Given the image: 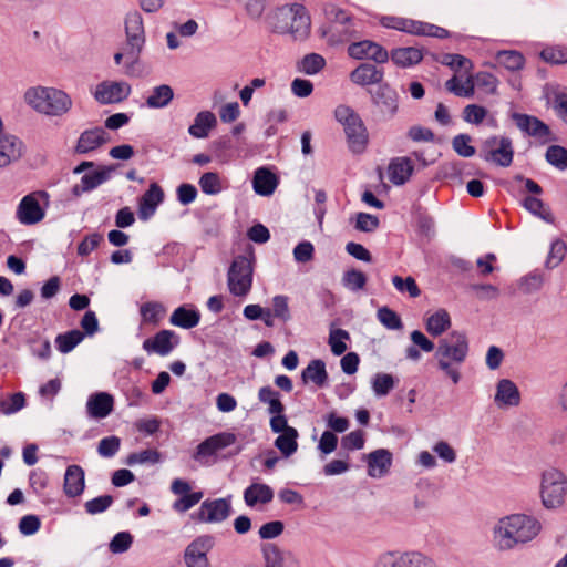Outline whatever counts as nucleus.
I'll return each instance as SVG.
<instances>
[{"mask_svg": "<svg viewBox=\"0 0 567 567\" xmlns=\"http://www.w3.org/2000/svg\"><path fill=\"white\" fill-rule=\"evenodd\" d=\"M546 159L557 168L565 169L567 168V150L558 145L549 146Z\"/></svg>", "mask_w": 567, "mask_h": 567, "instance_id": "60", "label": "nucleus"}, {"mask_svg": "<svg viewBox=\"0 0 567 567\" xmlns=\"http://www.w3.org/2000/svg\"><path fill=\"white\" fill-rule=\"evenodd\" d=\"M279 396V392L275 391L269 385L262 386L258 391V399L261 403L268 405L269 414L285 412V405L281 403Z\"/></svg>", "mask_w": 567, "mask_h": 567, "instance_id": "43", "label": "nucleus"}, {"mask_svg": "<svg viewBox=\"0 0 567 567\" xmlns=\"http://www.w3.org/2000/svg\"><path fill=\"white\" fill-rule=\"evenodd\" d=\"M378 319L388 329L398 330L402 328V321L398 313L386 307L378 310Z\"/></svg>", "mask_w": 567, "mask_h": 567, "instance_id": "63", "label": "nucleus"}, {"mask_svg": "<svg viewBox=\"0 0 567 567\" xmlns=\"http://www.w3.org/2000/svg\"><path fill=\"white\" fill-rule=\"evenodd\" d=\"M85 487L84 471L79 465H70L64 474L63 492L68 497L80 496Z\"/></svg>", "mask_w": 567, "mask_h": 567, "instance_id": "24", "label": "nucleus"}, {"mask_svg": "<svg viewBox=\"0 0 567 567\" xmlns=\"http://www.w3.org/2000/svg\"><path fill=\"white\" fill-rule=\"evenodd\" d=\"M320 33L331 47L343 44L358 37L355 24H328L320 29Z\"/></svg>", "mask_w": 567, "mask_h": 567, "instance_id": "20", "label": "nucleus"}, {"mask_svg": "<svg viewBox=\"0 0 567 567\" xmlns=\"http://www.w3.org/2000/svg\"><path fill=\"white\" fill-rule=\"evenodd\" d=\"M488 118L491 125L495 126L496 121L488 115L487 109L478 104H468L463 110V120L473 125H480L484 120Z\"/></svg>", "mask_w": 567, "mask_h": 567, "instance_id": "41", "label": "nucleus"}, {"mask_svg": "<svg viewBox=\"0 0 567 567\" xmlns=\"http://www.w3.org/2000/svg\"><path fill=\"white\" fill-rule=\"evenodd\" d=\"M326 65V60L323 56L317 53H310L303 56V59L298 63V69L300 72L313 75L321 71Z\"/></svg>", "mask_w": 567, "mask_h": 567, "instance_id": "48", "label": "nucleus"}, {"mask_svg": "<svg viewBox=\"0 0 567 567\" xmlns=\"http://www.w3.org/2000/svg\"><path fill=\"white\" fill-rule=\"evenodd\" d=\"M413 163L409 157H398L389 165V178L395 185L404 184L413 173Z\"/></svg>", "mask_w": 567, "mask_h": 567, "instance_id": "32", "label": "nucleus"}, {"mask_svg": "<svg viewBox=\"0 0 567 567\" xmlns=\"http://www.w3.org/2000/svg\"><path fill=\"white\" fill-rule=\"evenodd\" d=\"M482 157L497 166L508 167L514 158L512 140L502 135L486 138L482 145Z\"/></svg>", "mask_w": 567, "mask_h": 567, "instance_id": "8", "label": "nucleus"}, {"mask_svg": "<svg viewBox=\"0 0 567 567\" xmlns=\"http://www.w3.org/2000/svg\"><path fill=\"white\" fill-rule=\"evenodd\" d=\"M379 22L384 28L406 32L412 35L433 37L437 39H446L450 37V32L442 27L408 18L383 16L380 18Z\"/></svg>", "mask_w": 567, "mask_h": 567, "instance_id": "6", "label": "nucleus"}, {"mask_svg": "<svg viewBox=\"0 0 567 567\" xmlns=\"http://www.w3.org/2000/svg\"><path fill=\"white\" fill-rule=\"evenodd\" d=\"M278 185L277 176L266 167L256 169L252 186L254 190L261 196L271 195Z\"/></svg>", "mask_w": 567, "mask_h": 567, "instance_id": "30", "label": "nucleus"}, {"mask_svg": "<svg viewBox=\"0 0 567 567\" xmlns=\"http://www.w3.org/2000/svg\"><path fill=\"white\" fill-rule=\"evenodd\" d=\"M540 58L551 64L567 63V48L547 47L542 50Z\"/></svg>", "mask_w": 567, "mask_h": 567, "instance_id": "57", "label": "nucleus"}, {"mask_svg": "<svg viewBox=\"0 0 567 567\" xmlns=\"http://www.w3.org/2000/svg\"><path fill=\"white\" fill-rule=\"evenodd\" d=\"M113 405V396L109 393L100 392L89 398L86 410L91 417L104 419L112 412Z\"/></svg>", "mask_w": 567, "mask_h": 567, "instance_id": "26", "label": "nucleus"}, {"mask_svg": "<svg viewBox=\"0 0 567 567\" xmlns=\"http://www.w3.org/2000/svg\"><path fill=\"white\" fill-rule=\"evenodd\" d=\"M513 118L520 131L537 138L542 143L556 140L548 125L535 116L515 113L513 114Z\"/></svg>", "mask_w": 567, "mask_h": 567, "instance_id": "16", "label": "nucleus"}, {"mask_svg": "<svg viewBox=\"0 0 567 567\" xmlns=\"http://www.w3.org/2000/svg\"><path fill=\"white\" fill-rule=\"evenodd\" d=\"M326 16L329 19V24L349 25L354 24L351 16L344 10L336 6H327L324 9Z\"/></svg>", "mask_w": 567, "mask_h": 567, "instance_id": "58", "label": "nucleus"}, {"mask_svg": "<svg viewBox=\"0 0 567 567\" xmlns=\"http://www.w3.org/2000/svg\"><path fill=\"white\" fill-rule=\"evenodd\" d=\"M368 474L371 477L384 476L392 465V453L385 449H379L367 456Z\"/></svg>", "mask_w": 567, "mask_h": 567, "instance_id": "22", "label": "nucleus"}, {"mask_svg": "<svg viewBox=\"0 0 567 567\" xmlns=\"http://www.w3.org/2000/svg\"><path fill=\"white\" fill-rule=\"evenodd\" d=\"M42 193H31L24 196L17 208V218L23 225H34L44 218V209L40 205Z\"/></svg>", "mask_w": 567, "mask_h": 567, "instance_id": "15", "label": "nucleus"}, {"mask_svg": "<svg viewBox=\"0 0 567 567\" xmlns=\"http://www.w3.org/2000/svg\"><path fill=\"white\" fill-rule=\"evenodd\" d=\"M216 124L217 120L214 113L202 111L196 115L194 124L188 128V133L196 138H205Z\"/></svg>", "mask_w": 567, "mask_h": 567, "instance_id": "34", "label": "nucleus"}, {"mask_svg": "<svg viewBox=\"0 0 567 567\" xmlns=\"http://www.w3.org/2000/svg\"><path fill=\"white\" fill-rule=\"evenodd\" d=\"M468 353L467 337L463 332L453 331L439 342L435 358L439 368L451 378L454 384L461 380L460 370L455 365L462 364Z\"/></svg>", "mask_w": 567, "mask_h": 567, "instance_id": "2", "label": "nucleus"}, {"mask_svg": "<svg viewBox=\"0 0 567 567\" xmlns=\"http://www.w3.org/2000/svg\"><path fill=\"white\" fill-rule=\"evenodd\" d=\"M252 262L249 258L238 256L234 259L228 271V287L233 295L246 296L252 285Z\"/></svg>", "mask_w": 567, "mask_h": 567, "instance_id": "7", "label": "nucleus"}, {"mask_svg": "<svg viewBox=\"0 0 567 567\" xmlns=\"http://www.w3.org/2000/svg\"><path fill=\"white\" fill-rule=\"evenodd\" d=\"M450 327L451 317L445 309H439L425 319L426 331L433 337L443 334Z\"/></svg>", "mask_w": 567, "mask_h": 567, "instance_id": "35", "label": "nucleus"}, {"mask_svg": "<svg viewBox=\"0 0 567 567\" xmlns=\"http://www.w3.org/2000/svg\"><path fill=\"white\" fill-rule=\"evenodd\" d=\"M546 95L548 101L553 102V106L557 115L567 123V93L558 91L551 85L546 86Z\"/></svg>", "mask_w": 567, "mask_h": 567, "instance_id": "46", "label": "nucleus"}, {"mask_svg": "<svg viewBox=\"0 0 567 567\" xmlns=\"http://www.w3.org/2000/svg\"><path fill=\"white\" fill-rule=\"evenodd\" d=\"M498 64L509 71H518L524 68L525 59L523 54L515 50L498 51L495 55Z\"/></svg>", "mask_w": 567, "mask_h": 567, "instance_id": "42", "label": "nucleus"}, {"mask_svg": "<svg viewBox=\"0 0 567 567\" xmlns=\"http://www.w3.org/2000/svg\"><path fill=\"white\" fill-rule=\"evenodd\" d=\"M198 184L203 193L207 195H216L221 192L223 185L217 173L208 172L200 176Z\"/></svg>", "mask_w": 567, "mask_h": 567, "instance_id": "50", "label": "nucleus"}, {"mask_svg": "<svg viewBox=\"0 0 567 567\" xmlns=\"http://www.w3.org/2000/svg\"><path fill=\"white\" fill-rule=\"evenodd\" d=\"M394 386V378L388 373H378L372 380V389L377 396L386 395Z\"/></svg>", "mask_w": 567, "mask_h": 567, "instance_id": "53", "label": "nucleus"}, {"mask_svg": "<svg viewBox=\"0 0 567 567\" xmlns=\"http://www.w3.org/2000/svg\"><path fill=\"white\" fill-rule=\"evenodd\" d=\"M373 567H405L404 553H383L375 559Z\"/></svg>", "mask_w": 567, "mask_h": 567, "instance_id": "56", "label": "nucleus"}, {"mask_svg": "<svg viewBox=\"0 0 567 567\" xmlns=\"http://www.w3.org/2000/svg\"><path fill=\"white\" fill-rule=\"evenodd\" d=\"M276 32L290 34L296 40H303L310 33L311 20L305 6L292 3L279 8L272 17Z\"/></svg>", "mask_w": 567, "mask_h": 567, "instance_id": "4", "label": "nucleus"}, {"mask_svg": "<svg viewBox=\"0 0 567 567\" xmlns=\"http://www.w3.org/2000/svg\"><path fill=\"white\" fill-rule=\"evenodd\" d=\"M125 31L127 38L126 44L130 47V51L126 55L131 62H136L145 40L143 19L138 12L134 11L126 16Z\"/></svg>", "mask_w": 567, "mask_h": 567, "instance_id": "12", "label": "nucleus"}, {"mask_svg": "<svg viewBox=\"0 0 567 567\" xmlns=\"http://www.w3.org/2000/svg\"><path fill=\"white\" fill-rule=\"evenodd\" d=\"M161 458L159 453L156 450L147 449L138 453H132L126 458L127 465L144 464V463H157Z\"/></svg>", "mask_w": 567, "mask_h": 567, "instance_id": "59", "label": "nucleus"}, {"mask_svg": "<svg viewBox=\"0 0 567 567\" xmlns=\"http://www.w3.org/2000/svg\"><path fill=\"white\" fill-rule=\"evenodd\" d=\"M23 154V144L14 135L0 136V168L9 166Z\"/></svg>", "mask_w": 567, "mask_h": 567, "instance_id": "21", "label": "nucleus"}, {"mask_svg": "<svg viewBox=\"0 0 567 567\" xmlns=\"http://www.w3.org/2000/svg\"><path fill=\"white\" fill-rule=\"evenodd\" d=\"M24 101L35 112L48 116H63L72 107L71 97L54 87H30L24 93Z\"/></svg>", "mask_w": 567, "mask_h": 567, "instance_id": "3", "label": "nucleus"}, {"mask_svg": "<svg viewBox=\"0 0 567 567\" xmlns=\"http://www.w3.org/2000/svg\"><path fill=\"white\" fill-rule=\"evenodd\" d=\"M121 446V440L120 437L115 435H111L107 437H104L100 441L97 445V452L103 457H112L114 456Z\"/></svg>", "mask_w": 567, "mask_h": 567, "instance_id": "62", "label": "nucleus"}, {"mask_svg": "<svg viewBox=\"0 0 567 567\" xmlns=\"http://www.w3.org/2000/svg\"><path fill=\"white\" fill-rule=\"evenodd\" d=\"M237 441V436L231 432H220L204 440L196 449L193 457L202 465L212 463L210 458Z\"/></svg>", "mask_w": 567, "mask_h": 567, "instance_id": "10", "label": "nucleus"}, {"mask_svg": "<svg viewBox=\"0 0 567 567\" xmlns=\"http://www.w3.org/2000/svg\"><path fill=\"white\" fill-rule=\"evenodd\" d=\"M350 79L358 85L367 86L380 83L383 72L372 64L363 63L350 73Z\"/></svg>", "mask_w": 567, "mask_h": 567, "instance_id": "28", "label": "nucleus"}, {"mask_svg": "<svg viewBox=\"0 0 567 567\" xmlns=\"http://www.w3.org/2000/svg\"><path fill=\"white\" fill-rule=\"evenodd\" d=\"M472 137L467 134H458L452 140L453 150L462 157H472L475 154V147L471 145Z\"/></svg>", "mask_w": 567, "mask_h": 567, "instance_id": "54", "label": "nucleus"}, {"mask_svg": "<svg viewBox=\"0 0 567 567\" xmlns=\"http://www.w3.org/2000/svg\"><path fill=\"white\" fill-rule=\"evenodd\" d=\"M83 338L84 334L80 330H71L59 334L55 338V344L60 352L69 353L83 340Z\"/></svg>", "mask_w": 567, "mask_h": 567, "instance_id": "47", "label": "nucleus"}, {"mask_svg": "<svg viewBox=\"0 0 567 567\" xmlns=\"http://www.w3.org/2000/svg\"><path fill=\"white\" fill-rule=\"evenodd\" d=\"M231 512L229 498L204 501L190 518L199 524H218L227 519Z\"/></svg>", "mask_w": 567, "mask_h": 567, "instance_id": "9", "label": "nucleus"}, {"mask_svg": "<svg viewBox=\"0 0 567 567\" xmlns=\"http://www.w3.org/2000/svg\"><path fill=\"white\" fill-rule=\"evenodd\" d=\"M305 383L312 382L322 388L328 380L326 364L322 360H312L301 373Z\"/></svg>", "mask_w": 567, "mask_h": 567, "instance_id": "36", "label": "nucleus"}, {"mask_svg": "<svg viewBox=\"0 0 567 567\" xmlns=\"http://www.w3.org/2000/svg\"><path fill=\"white\" fill-rule=\"evenodd\" d=\"M174 96V92L169 85L163 84L156 86L146 100V104L152 109L166 106Z\"/></svg>", "mask_w": 567, "mask_h": 567, "instance_id": "44", "label": "nucleus"}, {"mask_svg": "<svg viewBox=\"0 0 567 567\" xmlns=\"http://www.w3.org/2000/svg\"><path fill=\"white\" fill-rule=\"evenodd\" d=\"M111 168H104L102 171H96L83 175L81 183L74 186L73 193L75 195H80L82 193L94 189L109 178Z\"/></svg>", "mask_w": 567, "mask_h": 567, "instance_id": "39", "label": "nucleus"}, {"mask_svg": "<svg viewBox=\"0 0 567 567\" xmlns=\"http://www.w3.org/2000/svg\"><path fill=\"white\" fill-rule=\"evenodd\" d=\"M264 567H285L287 560L297 561L291 553L280 549L276 544L262 546Z\"/></svg>", "mask_w": 567, "mask_h": 567, "instance_id": "33", "label": "nucleus"}, {"mask_svg": "<svg viewBox=\"0 0 567 567\" xmlns=\"http://www.w3.org/2000/svg\"><path fill=\"white\" fill-rule=\"evenodd\" d=\"M423 59L420 49L413 47L399 48L391 52V60L399 66L408 68L417 64Z\"/></svg>", "mask_w": 567, "mask_h": 567, "instance_id": "38", "label": "nucleus"}, {"mask_svg": "<svg viewBox=\"0 0 567 567\" xmlns=\"http://www.w3.org/2000/svg\"><path fill=\"white\" fill-rule=\"evenodd\" d=\"M566 252H567L566 244L559 239L555 240L551 244V247H550V250H549V254L547 257V261H546L547 267H549V268L557 267L565 258Z\"/></svg>", "mask_w": 567, "mask_h": 567, "instance_id": "61", "label": "nucleus"}, {"mask_svg": "<svg viewBox=\"0 0 567 567\" xmlns=\"http://www.w3.org/2000/svg\"><path fill=\"white\" fill-rule=\"evenodd\" d=\"M520 400L517 386L507 379L497 383L495 403L498 408L516 406Z\"/></svg>", "mask_w": 567, "mask_h": 567, "instance_id": "27", "label": "nucleus"}, {"mask_svg": "<svg viewBox=\"0 0 567 567\" xmlns=\"http://www.w3.org/2000/svg\"><path fill=\"white\" fill-rule=\"evenodd\" d=\"M164 200V192L157 183H152L148 189L138 200V217L142 220L150 219L157 206Z\"/></svg>", "mask_w": 567, "mask_h": 567, "instance_id": "19", "label": "nucleus"}, {"mask_svg": "<svg viewBox=\"0 0 567 567\" xmlns=\"http://www.w3.org/2000/svg\"><path fill=\"white\" fill-rule=\"evenodd\" d=\"M445 87L449 92L456 96L471 97L474 95L475 83L473 76L468 75L464 83L457 76H453L445 83Z\"/></svg>", "mask_w": 567, "mask_h": 567, "instance_id": "45", "label": "nucleus"}, {"mask_svg": "<svg viewBox=\"0 0 567 567\" xmlns=\"http://www.w3.org/2000/svg\"><path fill=\"white\" fill-rule=\"evenodd\" d=\"M131 94V85L124 81H103L99 83L93 93L101 104L120 103Z\"/></svg>", "mask_w": 567, "mask_h": 567, "instance_id": "14", "label": "nucleus"}, {"mask_svg": "<svg viewBox=\"0 0 567 567\" xmlns=\"http://www.w3.org/2000/svg\"><path fill=\"white\" fill-rule=\"evenodd\" d=\"M178 343L179 338L174 331L161 330L143 342V349L148 353L154 352L164 357L169 354Z\"/></svg>", "mask_w": 567, "mask_h": 567, "instance_id": "18", "label": "nucleus"}, {"mask_svg": "<svg viewBox=\"0 0 567 567\" xmlns=\"http://www.w3.org/2000/svg\"><path fill=\"white\" fill-rule=\"evenodd\" d=\"M344 132L347 134L350 148L357 153L362 152L368 143V132L359 115L353 120L352 124L344 130Z\"/></svg>", "mask_w": 567, "mask_h": 567, "instance_id": "29", "label": "nucleus"}, {"mask_svg": "<svg viewBox=\"0 0 567 567\" xmlns=\"http://www.w3.org/2000/svg\"><path fill=\"white\" fill-rule=\"evenodd\" d=\"M214 537L203 535L195 538L185 549L184 560L187 567H212L207 554L214 547Z\"/></svg>", "mask_w": 567, "mask_h": 567, "instance_id": "13", "label": "nucleus"}, {"mask_svg": "<svg viewBox=\"0 0 567 567\" xmlns=\"http://www.w3.org/2000/svg\"><path fill=\"white\" fill-rule=\"evenodd\" d=\"M348 54L357 60L369 59L377 63H385L389 60L388 51L380 44L363 40L348 47Z\"/></svg>", "mask_w": 567, "mask_h": 567, "instance_id": "17", "label": "nucleus"}, {"mask_svg": "<svg viewBox=\"0 0 567 567\" xmlns=\"http://www.w3.org/2000/svg\"><path fill=\"white\" fill-rule=\"evenodd\" d=\"M298 436L296 429H288L287 432L279 433V436L275 440V446L284 456L289 457L298 449Z\"/></svg>", "mask_w": 567, "mask_h": 567, "instance_id": "40", "label": "nucleus"}, {"mask_svg": "<svg viewBox=\"0 0 567 567\" xmlns=\"http://www.w3.org/2000/svg\"><path fill=\"white\" fill-rule=\"evenodd\" d=\"M373 101L384 114L392 116L398 110L396 93L386 84L378 87L373 95Z\"/></svg>", "mask_w": 567, "mask_h": 567, "instance_id": "31", "label": "nucleus"}, {"mask_svg": "<svg viewBox=\"0 0 567 567\" xmlns=\"http://www.w3.org/2000/svg\"><path fill=\"white\" fill-rule=\"evenodd\" d=\"M200 315L194 309H188L184 306L178 307L174 310L169 318V322L173 326L183 328V329H192L196 327L199 322Z\"/></svg>", "mask_w": 567, "mask_h": 567, "instance_id": "37", "label": "nucleus"}, {"mask_svg": "<svg viewBox=\"0 0 567 567\" xmlns=\"http://www.w3.org/2000/svg\"><path fill=\"white\" fill-rule=\"evenodd\" d=\"M542 530V524L535 517L512 514L501 518L493 528V539L501 550H509L519 544L533 540Z\"/></svg>", "mask_w": 567, "mask_h": 567, "instance_id": "1", "label": "nucleus"}, {"mask_svg": "<svg viewBox=\"0 0 567 567\" xmlns=\"http://www.w3.org/2000/svg\"><path fill=\"white\" fill-rule=\"evenodd\" d=\"M25 405L24 394L21 392L0 399V413L4 415L13 414Z\"/></svg>", "mask_w": 567, "mask_h": 567, "instance_id": "51", "label": "nucleus"}, {"mask_svg": "<svg viewBox=\"0 0 567 567\" xmlns=\"http://www.w3.org/2000/svg\"><path fill=\"white\" fill-rule=\"evenodd\" d=\"M539 494L547 509L563 506L567 495V475L555 467L545 470L540 477Z\"/></svg>", "mask_w": 567, "mask_h": 567, "instance_id": "5", "label": "nucleus"}, {"mask_svg": "<svg viewBox=\"0 0 567 567\" xmlns=\"http://www.w3.org/2000/svg\"><path fill=\"white\" fill-rule=\"evenodd\" d=\"M404 565L405 567H436L432 558L416 551L404 553Z\"/></svg>", "mask_w": 567, "mask_h": 567, "instance_id": "64", "label": "nucleus"}, {"mask_svg": "<svg viewBox=\"0 0 567 567\" xmlns=\"http://www.w3.org/2000/svg\"><path fill=\"white\" fill-rule=\"evenodd\" d=\"M393 286L400 292H408L411 298H417L421 295V290L416 285V281L413 277L402 278L400 276H394L392 278Z\"/></svg>", "mask_w": 567, "mask_h": 567, "instance_id": "55", "label": "nucleus"}, {"mask_svg": "<svg viewBox=\"0 0 567 567\" xmlns=\"http://www.w3.org/2000/svg\"><path fill=\"white\" fill-rule=\"evenodd\" d=\"M272 499L274 489L265 483H251L244 491V501L249 507L266 505L269 504Z\"/></svg>", "mask_w": 567, "mask_h": 567, "instance_id": "25", "label": "nucleus"}, {"mask_svg": "<svg viewBox=\"0 0 567 567\" xmlns=\"http://www.w3.org/2000/svg\"><path fill=\"white\" fill-rule=\"evenodd\" d=\"M350 339V334L348 331L343 329H332L329 333L328 343L330 346L331 352L334 355H341L347 351V341Z\"/></svg>", "mask_w": 567, "mask_h": 567, "instance_id": "49", "label": "nucleus"}, {"mask_svg": "<svg viewBox=\"0 0 567 567\" xmlns=\"http://www.w3.org/2000/svg\"><path fill=\"white\" fill-rule=\"evenodd\" d=\"M144 322L157 323L165 315V308L158 302H146L141 307Z\"/></svg>", "mask_w": 567, "mask_h": 567, "instance_id": "52", "label": "nucleus"}, {"mask_svg": "<svg viewBox=\"0 0 567 567\" xmlns=\"http://www.w3.org/2000/svg\"><path fill=\"white\" fill-rule=\"evenodd\" d=\"M171 492L176 496L172 508L179 514L188 512L204 497L202 491H193L190 484L182 478H175L172 482Z\"/></svg>", "mask_w": 567, "mask_h": 567, "instance_id": "11", "label": "nucleus"}, {"mask_svg": "<svg viewBox=\"0 0 567 567\" xmlns=\"http://www.w3.org/2000/svg\"><path fill=\"white\" fill-rule=\"evenodd\" d=\"M107 142V134L102 127H95L84 131L75 146V152L79 154H86L97 150Z\"/></svg>", "mask_w": 567, "mask_h": 567, "instance_id": "23", "label": "nucleus"}]
</instances>
